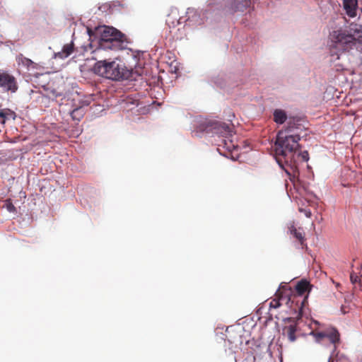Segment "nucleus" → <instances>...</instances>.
<instances>
[{
	"mask_svg": "<svg viewBox=\"0 0 362 362\" xmlns=\"http://www.w3.org/2000/svg\"><path fill=\"white\" fill-rule=\"evenodd\" d=\"M299 210H300V211H303L305 213V215L308 218H310L311 217L312 213H311V211L310 210L302 209H300Z\"/></svg>",
	"mask_w": 362,
	"mask_h": 362,
	"instance_id": "nucleus-26",
	"label": "nucleus"
},
{
	"mask_svg": "<svg viewBox=\"0 0 362 362\" xmlns=\"http://www.w3.org/2000/svg\"><path fill=\"white\" fill-rule=\"evenodd\" d=\"M296 156L294 158L292 163H288L284 165V168H282L286 174L289 176V179L291 182H295L296 180H298L299 170L298 165L299 160L306 162L309 160V154L307 151H302L300 148L299 150H296Z\"/></svg>",
	"mask_w": 362,
	"mask_h": 362,
	"instance_id": "nucleus-5",
	"label": "nucleus"
},
{
	"mask_svg": "<svg viewBox=\"0 0 362 362\" xmlns=\"http://www.w3.org/2000/svg\"><path fill=\"white\" fill-rule=\"evenodd\" d=\"M84 114H85V111H84L83 108L82 107V106H79V107L74 108L71 111V118L73 120H76V121L78 122L83 118Z\"/></svg>",
	"mask_w": 362,
	"mask_h": 362,
	"instance_id": "nucleus-19",
	"label": "nucleus"
},
{
	"mask_svg": "<svg viewBox=\"0 0 362 362\" xmlns=\"http://www.w3.org/2000/svg\"><path fill=\"white\" fill-rule=\"evenodd\" d=\"M251 0H232L230 4L231 12H243L250 6Z\"/></svg>",
	"mask_w": 362,
	"mask_h": 362,
	"instance_id": "nucleus-11",
	"label": "nucleus"
},
{
	"mask_svg": "<svg viewBox=\"0 0 362 362\" xmlns=\"http://www.w3.org/2000/svg\"><path fill=\"white\" fill-rule=\"evenodd\" d=\"M310 334H312L315 338L316 341L319 342L321 341L324 338L328 339L329 341L334 346L336 344L339 342V333L334 328L327 329L323 332L312 331Z\"/></svg>",
	"mask_w": 362,
	"mask_h": 362,
	"instance_id": "nucleus-7",
	"label": "nucleus"
},
{
	"mask_svg": "<svg viewBox=\"0 0 362 362\" xmlns=\"http://www.w3.org/2000/svg\"><path fill=\"white\" fill-rule=\"evenodd\" d=\"M187 18L185 21H188L192 25H199L203 23V20L200 18L199 12L193 8H188L187 11Z\"/></svg>",
	"mask_w": 362,
	"mask_h": 362,
	"instance_id": "nucleus-12",
	"label": "nucleus"
},
{
	"mask_svg": "<svg viewBox=\"0 0 362 362\" xmlns=\"http://www.w3.org/2000/svg\"><path fill=\"white\" fill-rule=\"evenodd\" d=\"M182 17L180 16L179 9L176 7H171L169 13L167 14L165 23L168 28L171 29L175 28L177 25L182 24Z\"/></svg>",
	"mask_w": 362,
	"mask_h": 362,
	"instance_id": "nucleus-9",
	"label": "nucleus"
},
{
	"mask_svg": "<svg viewBox=\"0 0 362 362\" xmlns=\"http://www.w3.org/2000/svg\"><path fill=\"white\" fill-rule=\"evenodd\" d=\"M198 132L211 133L228 138L232 135L233 127L230 124L221 122L204 121L197 127L196 133Z\"/></svg>",
	"mask_w": 362,
	"mask_h": 362,
	"instance_id": "nucleus-4",
	"label": "nucleus"
},
{
	"mask_svg": "<svg viewBox=\"0 0 362 362\" xmlns=\"http://www.w3.org/2000/svg\"><path fill=\"white\" fill-rule=\"evenodd\" d=\"M0 88L5 91L15 93L18 89L16 78L7 71L0 69Z\"/></svg>",
	"mask_w": 362,
	"mask_h": 362,
	"instance_id": "nucleus-6",
	"label": "nucleus"
},
{
	"mask_svg": "<svg viewBox=\"0 0 362 362\" xmlns=\"http://www.w3.org/2000/svg\"><path fill=\"white\" fill-rule=\"evenodd\" d=\"M94 72L107 79L120 81L130 77L131 72L115 61L100 60L93 66Z\"/></svg>",
	"mask_w": 362,
	"mask_h": 362,
	"instance_id": "nucleus-2",
	"label": "nucleus"
},
{
	"mask_svg": "<svg viewBox=\"0 0 362 362\" xmlns=\"http://www.w3.org/2000/svg\"><path fill=\"white\" fill-rule=\"evenodd\" d=\"M343 6L349 17L354 18L356 16L358 0H343Z\"/></svg>",
	"mask_w": 362,
	"mask_h": 362,
	"instance_id": "nucleus-10",
	"label": "nucleus"
},
{
	"mask_svg": "<svg viewBox=\"0 0 362 362\" xmlns=\"http://www.w3.org/2000/svg\"><path fill=\"white\" fill-rule=\"evenodd\" d=\"M125 40V35L113 27L103 26L100 30V46L103 49H122Z\"/></svg>",
	"mask_w": 362,
	"mask_h": 362,
	"instance_id": "nucleus-3",
	"label": "nucleus"
},
{
	"mask_svg": "<svg viewBox=\"0 0 362 362\" xmlns=\"http://www.w3.org/2000/svg\"><path fill=\"white\" fill-rule=\"evenodd\" d=\"M308 304V296H305L300 302V313L299 315L302 314L303 308Z\"/></svg>",
	"mask_w": 362,
	"mask_h": 362,
	"instance_id": "nucleus-23",
	"label": "nucleus"
},
{
	"mask_svg": "<svg viewBox=\"0 0 362 362\" xmlns=\"http://www.w3.org/2000/svg\"><path fill=\"white\" fill-rule=\"evenodd\" d=\"M289 230H290L291 233L292 235H293V236L296 238V240H298L300 244L301 245H304V242H305V238H304V233L302 231L303 230L301 228L297 229L295 227L294 224H292L289 227Z\"/></svg>",
	"mask_w": 362,
	"mask_h": 362,
	"instance_id": "nucleus-18",
	"label": "nucleus"
},
{
	"mask_svg": "<svg viewBox=\"0 0 362 362\" xmlns=\"http://www.w3.org/2000/svg\"><path fill=\"white\" fill-rule=\"evenodd\" d=\"M11 209H14L15 207L13 205H11V206H9V210L11 211Z\"/></svg>",
	"mask_w": 362,
	"mask_h": 362,
	"instance_id": "nucleus-28",
	"label": "nucleus"
},
{
	"mask_svg": "<svg viewBox=\"0 0 362 362\" xmlns=\"http://www.w3.org/2000/svg\"><path fill=\"white\" fill-rule=\"evenodd\" d=\"M298 320L292 317H288L284 320L285 325L282 329V334L288 338L291 342L296 340V331Z\"/></svg>",
	"mask_w": 362,
	"mask_h": 362,
	"instance_id": "nucleus-8",
	"label": "nucleus"
},
{
	"mask_svg": "<svg viewBox=\"0 0 362 362\" xmlns=\"http://www.w3.org/2000/svg\"><path fill=\"white\" fill-rule=\"evenodd\" d=\"M93 100V98L92 95L86 96L80 102V106H82V107H83L84 106H88L90 104Z\"/></svg>",
	"mask_w": 362,
	"mask_h": 362,
	"instance_id": "nucleus-22",
	"label": "nucleus"
},
{
	"mask_svg": "<svg viewBox=\"0 0 362 362\" xmlns=\"http://www.w3.org/2000/svg\"><path fill=\"white\" fill-rule=\"evenodd\" d=\"M16 62L19 66H22L28 70L37 69V66L36 63L24 57L22 54H20L16 57Z\"/></svg>",
	"mask_w": 362,
	"mask_h": 362,
	"instance_id": "nucleus-13",
	"label": "nucleus"
},
{
	"mask_svg": "<svg viewBox=\"0 0 362 362\" xmlns=\"http://www.w3.org/2000/svg\"><path fill=\"white\" fill-rule=\"evenodd\" d=\"M54 97H58V96H61V93H56V94H54Z\"/></svg>",
	"mask_w": 362,
	"mask_h": 362,
	"instance_id": "nucleus-27",
	"label": "nucleus"
},
{
	"mask_svg": "<svg viewBox=\"0 0 362 362\" xmlns=\"http://www.w3.org/2000/svg\"><path fill=\"white\" fill-rule=\"evenodd\" d=\"M74 47V45L72 42L71 43L64 45L61 52L55 53V57L59 59H65L68 57L73 53Z\"/></svg>",
	"mask_w": 362,
	"mask_h": 362,
	"instance_id": "nucleus-15",
	"label": "nucleus"
},
{
	"mask_svg": "<svg viewBox=\"0 0 362 362\" xmlns=\"http://www.w3.org/2000/svg\"><path fill=\"white\" fill-rule=\"evenodd\" d=\"M305 127L296 118H290L286 125L277 133L274 144L276 159L281 168L293 162L296 150L301 148L299 141Z\"/></svg>",
	"mask_w": 362,
	"mask_h": 362,
	"instance_id": "nucleus-1",
	"label": "nucleus"
},
{
	"mask_svg": "<svg viewBox=\"0 0 362 362\" xmlns=\"http://www.w3.org/2000/svg\"><path fill=\"white\" fill-rule=\"evenodd\" d=\"M328 362H334V361H333V359H332V358L330 357V358H329Z\"/></svg>",
	"mask_w": 362,
	"mask_h": 362,
	"instance_id": "nucleus-29",
	"label": "nucleus"
},
{
	"mask_svg": "<svg viewBox=\"0 0 362 362\" xmlns=\"http://www.w3.org/2000/svg\"><path fill=\"white\" fill-rule=\"evenodd\" d=\"M220 146H223L224 148H226L228 151H232L235 148L236 146L235 144H233V141L231 139H223L222 140V144Z\"/></svg>",
	"mask_w": 362,
	"mask_h": 362,
	"instance_id": "nucleus-20",
	"label": "nucleus"
},
{
	"mask_svg": "<svg viewBox=\"0 0 362 362\" xmlns=\"http://www.w3.org/2000/svg\"><path fill=\"white\" fill-rule=\"evenodd\" d=\"M6 119V113L3 110H1L0 111V123L5 124Z\"/></svg>",
	"mask_w": 362,
	"mask_h": 362,
	"instance_id": "nucleus-25",
	"label": "nucleus"
},
{
	"mask_svg": "<svg viewBox=\"0 0 362 362\" xmlns=\"http://www.w3.org/2000/svg\"><path fill=\"white\" fill-rule=\"evenodd\" d=\"M311 288L312 285L306 279H301L296 285V291L300 296H302L306 292L309 293Z\"/></svg>",
	"mask_w": 362,
	"mask_h": 362,
	"instance_id": "nucleus-14",
	"label": "nucleus"
},
{
	"mask_svg": "<svg viewBox=\"0 0 362 362\" xmlns=\"http://www.w3.org/2000/svg\"><path fill=\"white\" fill-rule=\"evenodd\" d=\"M274 121L276 124H282L287 119V115L286 112L281 109H276L273 113Z\"/></svg>",
	"mask_w": 362,
	"mask_h": 362,
	"instance_id": "nucleus-17",
	"label": "nucleus"
},
{
	"mask_svg": "<svg viewBox=\"0 0 362 362\" xmlns=\"http://www.w3.org/2000/svg\"><path fill=\"white\" fill-rule=\"evenodd\" d=\"M275 296L276 298L272 299L269 303L270 308H277L281 306V301L287 300V296H284L280 289L276 291Z\"/></svg>",
	"mask_w": 362,
	"mask_h": 362,
	"instance_id": "nucleus-16",
	"label": "nucleus"
},
{
	"mask_svg": "<svg viewBox=\"0 0 362 362\" xmlns=\"http://www.w3.org/2000/svg\"><path fill=\"white\" fill-rule=\"evenodd\" d=\"M361 273H350V280L353 284H361Z\"/></svg>",
	"mask_w": 362,
	"mask_h": 362,
	"instance_id": "nucleus-21",
	"label": "nucleus"
},
{
	"mask_svg": "<svg viewBox=\"0 0 362 362\" xmlns=\"http://www.w3.org/2000/svg\"><path fill=\"white\" fill-rule=\"evenodd\" d=\"M337 362H349V359L344 355L337 354L336 356Z\"/></svg>",
	"mask_w": 362,
	"mask_h": 362,
	"instance_id": "nucleus-24",
	"label": "nucleus"
}]
</instances>
